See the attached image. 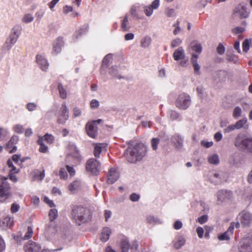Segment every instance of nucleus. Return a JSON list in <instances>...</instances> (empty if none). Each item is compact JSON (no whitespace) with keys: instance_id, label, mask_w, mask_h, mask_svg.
I'll use <instances>...</instances> for the list:
<instances>
[{"instance_id":"13","label":"nucleus","mask_w":252,"mask_h":252,"mask_svg":"<svg viewBox=\"0 0 252 252\" xmlns=\"http://www.w3.org/2000/svg\"><path fill=\"white\" fill-rule=\"evenodd\" d=\"M234 14L241 19L247 18L249 16V12L247 10L245 7L238 6L235 8L234 11Z\"/></svg>"},{"instance_id":"14","label":"nucleus","mask_w":252,"mask_h":252,"mask_svg":"<svg viewBox=\"0 0 252 252\" xmlns=\"http://www.w3.org/2000/svg\"><path fill=\"white\" fill-rule=\"evenodd\" d=\"M25 252H39L41 249V246L37 243L29 241L24 247Z\"/></svg>"},{"instance_id":"29","label":"nucleus","mask_w":252,"mask_h":252,"mask_svg":"<svg viewBox=\"0 0 252 252\" xmlns=\"http://www.w3.org/2000/svg\"><path fill=\"white\" fill-rule=\"evenodd\" d=\"M13 224V220L9 217H6L0 221V225L3 228L10 227Z\"/></svg>"},{"instance_id":"57","label":"nucleus","mask_w":252,"mask_h":252,"mask_svg":"<svg viewBox=\"0 0 252 252\" xmlns=\"http://www.w3.org/2000/svg\"><path fill=\"white\" fill-rule=\"evenodd\" d=\"M26 108L29 111H33L36 110L37 105L36 104L32 102L29 103L27 104Z\"/></svg>"},{"instance_id":"59","label":"nucleus","mask_w":252,"mask_h":252,"mask_svg":"<svg viewBox=\"0 0 252 252\" xmlns=\"http://www.w3.org/2000/svg\"><path fill=\"white\" fill-rule=\"evenodd\" d=\"M140 195L136 193H133L129 196V199L132 202L138 201L140 199Z\"/></svg>"},{"instance_id":"1","label":"nucleus","mask_w":252,"mask_h":252,"mask_svg":"<svg viewBox=\"0 0 252 252\" xmlns=\"http://www.w3.org/2000/svg\"><path fill=\"white\" fill-rule=\"evenodd\" d=\"M72 217L78 225L87 221L91 219L89 211L82 207H74L72 210Z\"/></svg>"},{"instance_id":"3","label":"nucleus","mask_w":252,"mask_h":252,"mask_svg":"<svg viewBox=\"0 0 252 252\" xmlns=\"http://www.w3.org/2000/svg\"><path fill=\"white\" fill-rule=\"evenodd\" d=\"M100 163L96 158H89L86 163V171L89 174L97 176L100 170Z\"/></svg>"},{"instance_id":"64","label":"nucleus","mask_w":252,"mask_h":252,"mask_svg":"<svg viewBox=\"0 0 252 252\" xmlns=\"http://www.w3.org/2000/svg\"><path fill=\"white\" fill-rule=\"evenodd\" d=\"M217 51L218 53L220 55L224 54L225 52V48L224 46L222 44L220 43L217 48Z\"/></svg>"},{"instance_id":"6","label":"nucleus","mask_w":252,"mask_h":252,"mask_svg":"<svg viewBox=\"0 0 252 252\" xmlns=\"http://www.w3.org/2000/svg\"><path fill=\"white\" fill-rule=\"evenodd\" d=\"M120 248L121 252H128L129 249L131 252H136L138 251V244L136 241L129 243L127 239H123L121 242Z\"/></svg>"},{"instance_id":"34","label":"nucleus","mask_w":252,"mask_h":252,"mask_svg":"<svg viewBox=\"0 0 252 252\" xmlns=\"http://www.w3.org/2000/svg\"><path fill=\"white\" fill-rule=\"evenodd\" d=\"M189 46L192 51L198 54H200L202 51V47L201 45L196 41L191 42Z\"/></svg>"},{"instance_id":"20","label":"nucleus","mask_w":252,"mask_h":252,"mask_svg":"<svg viewBox=\"0 0 252 252\" xmlns=\"http://www.w3.org/2000/svg\"><path fill=\"white\" fill-rule=\"evenodd\" d=\"M198 57V55L195 54H192L191 55V58L190 59V61L192 64V66L194 69V73L195 74L199 75L200 74L201 72L200 71V67L199 64L197 63V59Z\"/></svg>"},{"instance_id":"37","label":"nucleus","mask_w":252,"mask_h":252,"mask_svg":"<svg viewBox=\"0 0 252 252\" xmlns=\"http://www.w3.org/2000/svg\"><path fill=\"white\" fill-rule=\"evenodd\" d=\"M210 180L215 184H218L222 181L220 174L217 173H213L210 176Z\"/></svg>"},{"instance_id":"31","label":"nucleus","mask_w":252,"mask_h":252,"mask_svg":"<svg viewBox=\"0 0 252 252\" xmlns=\"http://www.w3.org/2000/svg\"><path fill=\"white\" fill-rule=\"evenodd\" d=\"M240 252H252V241H248L244 243L239 248Z\"/></svg>"},{"instance_id":"56","label":"nucleus","mask_w":252,"mask_h":252,"mask_svg":"<svg viewBox=\"0 0 252 252\" xmlns=\"http://www.w3.org/2000/svg\"><path fill=\"white\" fill-rule=\"evenodd\" d=\"M173 26L175 27V29L173 31V33L175 35H177L181 31V29L180 26V22L179 21H177L176 23L174 24Z\"/></svg>"},{"instance_id":"11","label":"nucleus","mask_w":252,"mask_h":252,"mask_svg":"<svg viewBox=\"0 0 252 252\" xmlns=\"http://www.w3.org/2000/svg\"><path fill=\"white\" fill-rule=\"evenodd\" d=\"M86 130L87 134L91 138H95L97 136V127L95 122H88L86 126Z\"/></svg>"},{"instance_id":"47","label":"nucleus","mask_w":252,"mask_h":252,"mask_svg":"<svg viewBox=\"0 0 252 252\" xmlns=\"http://www.w3.org/2000/svg\"><path fill=\"white\" fill-rule=\"evenodd\" d=\"M122 28L123 30L125 31H127L129 29V26L128 25V17L127 16H126L122 23Z\"/></svg>"},{"instance_id":"21","label":"nucleus","mask_w":252,"mask_h":252,"mask_svg":"<svg viewBox=\"0 0 252 252\" xmlns=\"http://www.w3.org/2000/svg\"><path fill=\"white\" fill-rule=\"evenodd\" d=\"M20 161L21 163L24 161V158H11L7 160V164L9 167H12V169L10 170L11 172H13L14 173H18V170H16V168L14 165V163L15 164H19V162Z\"/></svg>"},{"instance_id":"7","label":"nucleus","mask_w":252,"mask_h":252,"mask_svg":"<svg viewBox=\"0 0 252 252\" xmlns=\"http://www.w3.org/2000/svg\"><path fill=\"white\" fill-rule=\"evenodd\" d=\"M69 118V111L65 102L62 103L58 114L57 122L59 124H64Z\"/></svg>"},{"instance_id":"30","label":"nucleus","mask_w":252,"mask_h":252,"mask_svg":"<svg viewBox=\"0 0 252 252\" xmlns=\"http://www.w3.org/2000/svg\"><path fill=\"white\" fill-rule=\"evenodd\" d=\"M110 235V229L109 227L104 228L100 235V240L102 242H106L109 239Z\"/></svg>"},{"instance_id":"24","label":"nucleus","mask_w":252,"mask_h":252,"mask_svg":"<svg viewBox=\"0 0 252 252\" xmlns=\"http://www.w3.org/2000/svg\"><path fill=\"white\" fill-rule=\"evenodd\" d=\"M44 170L40 171L39 170H35L33 171L32 174V179L33 181H42L45 177Z\"/></svg>"},{"instance_id":"39","label":"nucleus","mask_w":252,"mask_h":252,"mask_svg":"<svg viewBox=\"0 0 252 252\" xmlns=\"http://www.w3.org/2000/svg\"><path fill=\"white\" fill-rule=\"evenodd\" d=\"M110 61V55L107 54L103 59L101 65L102 69L106 70L109 68Z\"/></svg>"},{"instance_id":"27","label":"nucleus","mask_w":252,"mask_h":252,"mask_svg":"<svg viewBox=\"0 0 252 252\" xmlns=\"http://www.w3.org/2000/svg\"><path fill=\"white\" fill-rule=\"evenodd\" d=\"M42 138V141H45L48 144H52L54 143L55 141L54 136L49 133H46L44 136L38 135V139H40Z\"/></svg>"},{"instance_id":"55","label":"nucleus","mask_w":252,"mask_h":252,"mask_svg":"<svg viewBox=\"0 0 252 252\" xmlns=\"http://www.w3.org/2000/svg\"><path fill=\"white\" fill-rule=\"evenodd\" d=\"M168 115L173 120L176 119L179 117V114L175 111L169 110L168 112Z\"/></svg>"},{"instance_id":"10","label":"nucleus","mask_w":252,"mask_h":252,"mask_svg":"<svg viewBox=\"0 0 252 252\" xmlns=\"http://www.w3.org/2000/svg\"><path fill=\"white\" fill-rule=\"evenodd\" d=\"M159 0H154L151 4L145 5L143 7L144 13L147 16L150 17L153 13V10L157 9L159 7Z\"/></svg>"},{"instance_id":"63","label":"nucleus","mask_w":252,"mask_h":252,"mask_svg":"<svg viewBox=\"0 0 252 252\" xmlns=\"http://www.w3.org/2000/svg\"><path fill=\"white\" fill-rule=\"evenodd\" d=\"M82 114L81 110L78 107H75L73 109V115L74 117H78L81 116Z\"/></svg>"},{"instance_id":"50","label":"nucleus","mask_w":252,"mask_h":252,"mask_svg":"<svg viewBox=\"0 0 252 252\" xmlns=\"http://www.w3.org/2000/svg\"><path fill=\"white\" fill-rule=\"evenodd\" d=\"M33 234L32 228L31 226H29L28 227V230L25 235L24 236L23 239L24 240H28L31 238Z\"/></svg>"},{"instance_id":"58","label":"nucleus","mask_w":252,"mask_h":252,"mask_svg":"<svg viewBox=\"0 0 252 252\" xmlns=\"http://www.w3.org/2000/svg\"><path fill=\"white\" fill-rule=\"evenodd\" d=\"M182 42V41L181 39L178 38L174 40H173L171 43V46L172 48L176 47L179 46Z\"/></svg>"},{"instance_id":"45","label":"nucleus","mask_w":252,"mask_h":252,"mask_svg":"<svg viewBox=\"0 0 252 252\" xmlns=\"http://www.w3.org/2000/svg\"><path fill=\"white\" fill-rule=\"evenodd\" d=\"M58 88L60 96L63 99H65L67 96V93L66 90L64 89L63 86L61 84H59Z\"/></svg>"},{"instance_id":"28","label":"nucleus","mask_w":252,"mask_h":252,"mask_svg":"<svg viewBox=\"0 0 252 252\" xmlns=\"http://www.w3.org/2000/svg\"><path fill=\"white\" fill-rule=\"evenodd\" d=\"M106 147L107 144L104 143H100L96 145L94 150V156L96 157L99 156L101 152L106 151Z\"/></svg>"},{"instance_id":"35","label":"nucleus","mask_w":252,"mask_h":252,"mask_svg":"<svg viewBox=\"0 0 252 252\" xmlns=\"http://www.w3.org/2000/svg\"><path fill=\"white\" fill-rule=\"evenodd\" d=\"M16 42L11 39L7 37L5 43L3 44L2 48L4 50L9 51Z\"/></svg>"},{"instance_id":"16","label":"nucleus","mask_w":252,"mask_h":252,"mask_svg":"<svg viewBox=\"0 0 252 252\" xmlns=\"http://www.w3.org/2000/svg\"><path fill=\"white\" fill-rule=\"evenodd\" d=\"M234 228V223L231 222L230 226L226 231L218 236V239L220 241H227L230 239V236L233 234Z\"/></svg>"},{"instance_id":"18","label":"nucleus","mask_w":252,"mask_h":252,"mask_svg":"<svg viewBox=\"0 0 252 252\" xmlns=\"http://www.w3.org/2000/svg\"><path fill=\"white\" fill-rule=\"evenodd\" d=\"M36 62L42 70L46 71L47 70L49 63L44 56L41 55H37L36 56Z\"/></svg>"},{"instance_id":"52","label":"nucleus","mask_w":252,"mask_h":252,"mask_svg":"<svg viewBox=\"0 0 252 252\" xmlns=\"http://www.w3.org/2000/svg\"><path fill=\"white\" fill-rule=\"evenodd\" d=\"M237 129L235 124H232L228 126L223 129V132L224 133H228L230 132Z\"/></svg>"},{"instance_id":"19","label":"nucleus","mask_w":252,"mask_h":252,"mask_svg":"<svg viewBox=\"0 0 252 252\" xmlns=\"http://www.w3.org/2000/svg\"><path fill=\"white\" fill-rule=\"evenodd\" d=\"M21 32V27L19 26H15L11 30L10 33L8 37L16 42Z\"/></svg>"},{"instance_id":"5","label":"nucleus","mask_w":252,"mask_h":252,"mask_svg":"<svg viewBox=\"0 0 252 252\" xmlns=\"http://www.w3.org/2000/svg\"><path fill=\"white\" fill-rule=\"evenodd\" d=\"M234 145L239 149L249 148L250 152L252 153V138L243 139L240 135H238L235 138Z\"/></svg>"},{"instance_id":"26","label":"nucleus","mask_w":252,"mask_h":252,"mask_svg":"<svg viewBox=\"0 0 252 252\" xmlns=\"http://www.w3.org/2000/svg\"><path fill=\"white\" fill-rule=\"evenodd\" d=\"M67 155L72 156L73 158H77L78 150L74 144H69L67 149Z\"/></svg>"},{"instance_id":"36","label":"nucleus","mask_w":252,"mask_h":252,"mask_svg":"<svg viewBox=\"0 0 252 252\" xmlns=\"http://www.w3.org/2000/svg\"><path fill=\"white\" fill-rule=\"evenodd\" d=\"M37 143L40 146L39 151L42 153H47L48 152V147L45 144L44 142L42 141V138L38 139Z\"/></svg>"},{"instance_id":"53","label":"nucleus","mask_w":252,"mask_h":252,"mask_svg":"<svg viewBox=\"0 0 252 252\" xmlns=\"http://www.w3.org/2000/svg\"><path fill=\"white\" fill-rule=\"evenodd\" d=\"M13 130L16 133H22L24 131V127L21 125L17 124L13 127Z\"/></svg>"},{"instance_id":"38","label":"nucleus","mask_w":252,"mask_h":252,"mask_svg":"<svg viewBox=\"0 0 252 252\" xmlns=\"http://www.w3.org/2000/svg\"><path fill=\"white\" fill-rule=\"evenodd\" d=\"M120 172L117 169L111 168V184L115 182L120 177Z\"/></svg>"},{"instance_id":"43","label":"nucleus","mask_w":252,"mask_h":252,"mask_svg":"<svg viewBox=\"0 0 252 252\" xmlns=\"http://www.w3.org/2000/svg\"><path fill=\"white\" fill-rule=\"evenodd\" d=\"M147 220L150 223L159 224L162 223V221L158 218L153 216L148 217Z\"/></svg>"},{"instance_id":"42","label":"nucleus","mask_w":252,"mask_h":252,"mask_svg":"<svg viewBox=\"0 0 252 252\" xmlns=\"http://www.w3.org/2000/svg\"><path fill=\"white\" fill-rule=\"evenodd\" d=\"M49 217L51 221L55 220L58 217L57 210L55 208L51 209L49 212Z\"/></svg>"},{"instance_id":"2","label":"nucleus","mask_w":252,"mask_h":252,"mask_svg":"<svg viewBox=\"0 0 252 252\" xmlns=\"http://www.w3.org/2000/svg\"><path fill=\"white\" fill-rule=\"evenodd\" d=\"M147 147L143 144H138L134 147H129L125 152V156L126 158L144 157L146 156Z\"/></svg>"},{"instance_id":"8","label":"nucleus","mask_w":252,"mask_h":252,"mask_svg":"<svg viewBox=\"0 0 252 252\" xmlns=\"http://www.w3.org/2000/svg\"><path fill=\"white\" fill-rule=\"evenodd\" d=\"M232 193L231 191L220 190L217 193V203L220 204L230 200L232 197Z\"/></svg>"},{"instance_id":"33","label":"nucleus","mask_w":252,"mask_h":252,"mask_svg":"<svg viewBox=\"0 0 252 252\" xmlns=\"http://www.w3.org/2000/svg\"><path fill=\"white\" fill-rule=\"evenodd\" d=\"M152 39L149 36L143 37L140 41V45L142 47L148 48L151 44Z\"/></svg>"},{"instance_id":"9","label":"nucleus","mask_w":252,"mask_h":252,"mask_svg":"<svg viewBox=\"0 0 252 252\" xmlns=\"http://www.w3.org/2000/svg\"><path fill=\"white\" fill-rule=\"evenodd\" d=\"M241 223L245 226H249L252 221V215L247 211H242L238 216Z\"/></svg>"},{"instance_id":"46","label":"nucleus","mask_w":252,"mask_h":252,"mask_svg":"<svg viewBox=\"0 0 252 252\" xmlns=\"http://www.w3.org/2000/svg\"><path fill=\"white\" fill-rule=\"evenodd\" d=\"M114 60L119 63H123L125 60L124 54L120 52L118 54L114 55Z\"/></svg>"},{"instance_id":"41","label":"nucleus","mask_w":252,"mask_h":252,"mask_svg":"<svg viewBox=\"0 0 252 252\" xmlns=\"http://www.w3.org/2000/svg\"><path fill=\"white\" fill-rule=\"evenodd\" d=\"M34 18L32 14L27 13L24 15L22 19V22L24 23H30L33 21Z\"/></svg>"},{"instance_id":"62","label":"nucleus","mask_w":252,"mask_h":252,"mask_svg":"<svg viewBox=\"0 0 252 252\" xmlns=\"http://www.w3.org/2000/svg\"><path fill=\"white\" fill-rule=\"evenodd\" d=\"M181 61L179 63V64L181 66L183 67H186L189 65V60L187 58H184L180 59Z\"/></svg>"},{"instance_id":"4","label":"nucleus","mask_w":252,"mask_h":252,"mask_svg":"<svg viewBox=\"0 0 252 252\" xmlns=\"http://www.w3.org/2000/svg\"><path fill=\"white\" fill-rule=\"evenodd\" d=\"M191 104L190 95L187 93H181L177 97L175 105L179 109L186 110L188 109Z\"/></svg>"},{"instance_id":"17","label":"nucleus","mask_w":252,"mask_h":252,"mask_svg":"<svg viewBox=\"0 0 252 252\" xmlns=\"http://www.w3.org/2000/svg\"><path fill=\"white\" fill-rule=\"evenodd\" d=\"M63 45V38H58L53 43L52 53L54 55H57L60 53Z\"/></svg>"},{"instance_id":"61","label":"nucleus","mask_w":252,"mask_h":252,"mask_svg":"<svg viewBox=\"0 0 252 252\" xmlns=\"http://www.w3.org/2000/svg\"><path fill=\"white\" fill-rule=\"evenodd\" d=\"M99 106V102L96 99H93L90 102V107L92 109H96Z\"/></svg>"},{"instance_id":"12","label":"nucleus","mask_w":252,"mask_h":252,"mask_svg":"<svg viewBox=\"0 0 252 252\" xmlns=\"http://www.w3.org/2000/svg\"><path fill=\"white\" fill-rule=\"evenodd\" d=\"M19 140L18 136L13 135L6 145L5 149L9 153H13L17 150V147L15 144L17 143Z\"/></svg>"},{"instance_id":"51","label":"nucleus","mask_w":252,"mask_h":252,"mask_svg":"<svg viewBox=\"0 0 252 252\" xmlns=\"http://www.w3.org/2000/svg\"><path fill=\"white\" fill-rule=\"evenodd\" d=\"M213 144L214 143L212 141H208L205 140H203L200 142L201 146L206 148H209L212 147L213 145Z\"/></svg>"},{"instance_id":"15","label":"nucleus","mask_w":252,"mask_h":252,"mask_svg":"<svg viewBox=\"0 0 252 252\" xmlns=\"http://www.w3.org/2000/svg\"><path fill=\"white\" fill-rule=\"evenodd\" d=\"M10 196L9 187L2 183L0 187V202L4 201Z\"/></svg>"},{"instance_id":"32","label":"nucleus","mask_w":252,"mask_h":252,"mask_svg":"<svg viewBox=\"0 0 252 252\" xmlns=\"http://www.w3.org/2000/svg\"><path fill=\"white\" fill-rule=\"evenodd\" d=\"M248 120L246 118H244L236 122L235 124L237 129L242 128H248V126L247 125Z\"/></svg>"},{"instance_id":"48","label":"nucleus","mask_w":252,"mask_h":252,"mask_svg":"<svg viewBox=\"0 0 252 252\" xmlns=\"http://www.w3.org/2000/svg\"><path fill=\"white\" fill-rule=\"evenodd\" d=\"M185 239L182 237H180L174 244V247L176 249H179L181 247L185 244Z\"/></svg>"},{"instance_id":"44","label":"nucleus","mask_w":252,"mask_h":252,"mask_svg":"<svg viewBox=\"0 0 252 252\" xmlns=\"http://www.w3.org/2000/svg\"><path fill=\"white\" fill-rule=\"evenodd\" d=\"M9 134V131L6 128L0 127V141L4 140Z\"/></svg>"},{"instance_id":"25","label":"nucleus","mask_w":252,"mask_h":252,"mask_svg":"<svg viewBox=\"0 0 252 252\" xmlns=\"http://www.w3.org/2000/svg\"><path fill=\"white\" fill-rule=\"evenodd\" d=\"M174 59L177 61L185 57V54L183 48L180 47L176 49L173 54Z\"/></svg>"},{"instance_id":"23","label":"nucleus","mask_w":252,"mask_h":252,"mask_svg":"<svg viewBox=\"0 0 252 252\" xmlns=\"http://www.w3.org/2000/svg\"><path fill=\"white\" fill-rule=\"evenodd\" d=\"M68 189L72 193H75L81 189V184L79 181H75L68 186Z\"/></svg>"},{"instance_id":"60","label":"nucleus","mask_w":252,"mask_h":252,"mask_svg":"<svg viewBox=\"0 0 252 252\" xmlns=\"http://www.w3.org/2000/svg\"><path fill=\"white\" fill-rule=\"evenodd\" d=\"M139 7L138 6H133L130 9V13L134 17H138V10Z\"/></svg>"},{"instance_id":"22","label":"nucleus","mask_w":252,"mask_h":252,"mask_svg":"<svg viewBox=\"0 0 252 252\" xmlns=\"http://www.w3.org/2000/svg\"><path fill=\"white\" fill-rule=\"evenodd\" d=\"M183 141V139L182 137L178 134L173 135L171 138V142L178 149H180L182 147Z\"/></svg>"},{"instance_id":"54","label":"nucleus","mask_w":252,"mask_h":252,"mask_svg":"<svg viewBox=\"0 0 252 252\" xmlns=\"http://www.w3.org/2000/svg\"><path fill=\"white\" fill-rule=\"evenodd\" d=\"M159 139L158 138H154L151 140V146L154 150H156L159 143Z\"/></svg>"},{"instance_id":"40","label":"nucleus","mask_w":252,"mask_h":252,"mask_svg":"<svg viewBox=\"0 0 252 252\" xmlns=\"http://www.w3.org/2000/svg\"><path fill=\"white\" fill-rule=\"evenodd\" d=\"M252 41L251 39H245L242 43L243 51L246 53L248 52L250 45L252 44Z\"/></svg>"},{"instance_id":"49","label":"nucleus","mask_w":252,"mask_h":252,"mask_svg":"<svg viewBox=\"0 0 252 252\" xmlns=\"http://www.w3.org/2000/svg\"><path fill=\"white\" fill-rule=\"evenodd\" d=\"M242 113V111L240 107H235L233 111V117L235 119L238 118L241 116Z\"/></svg>"}]
</instances>
